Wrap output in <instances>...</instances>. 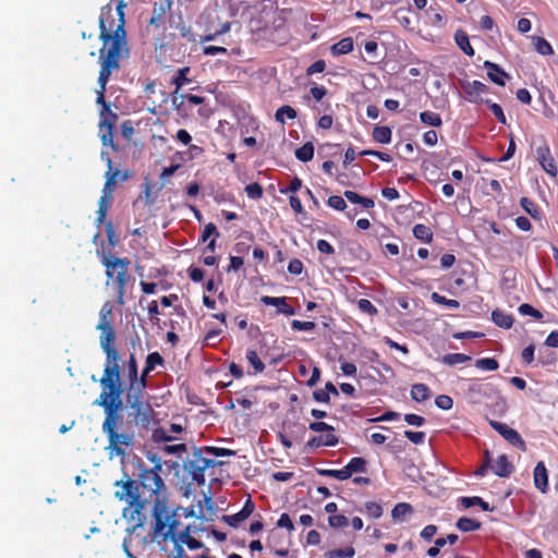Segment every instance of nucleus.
Wrapping results in <instances>:
<instances>
[{
    "instance_id": "nucleus-62",
    "label": "nucleus",
    "mask_w": 558,
    "mask_h": 558,
    "mask_svg": "<svg viewBox=\"0 0 558 558\" xmlns=\"http://www.w3.org/2000/svg\"><path fill=\"white\" fill-rule=\"evenodd\" d=\"M301 187H302V180L298 177H294L287 187L280 189V193L281 194L295 193Z\"/></svg>"
},
{
    "instance_id": "nucleus-54",
    "label": "nucleus",
    "mask_w": 558,
    "mask_h": 558,
    "mask_svg": "<svg viewBox=\"0 0 558 558\" xmlns=\"http://www.w3.org/2000/svg\"><path fill=\"white\" fill-rule=\"evenodd\" d=\"M308 428L316 433L325 432L326 434H335V427L325 422H312L310 423Z\"/></svg>"
},
{
    "instance_id": "nucleus-3",
    "label": "nucleus",
    "mask_w": 558,
    "mask_h": 558,
    "mask_svg": "<svg viewBox=\"0 0 558 558\" xmlns=\"http://www.w3.org/2000/svg\"><path fill=\"white\" fill-rule=\"evenodd\" d=\"M126 4L120 0L116 9L110 4L101 8L99 15V39L102 47L99 51V62H118L129 57L128 38L125 31L124 8Z\"/></svg>"
},
{
    "instance_id": "nucleus-15",
    "label": "nucleus",
    "mask_w": 558,
    "mask_h": 558,
    "mask_svg": "<svg viewBox=\"0 0 558 558\" xmlns=\"http://www.w3.org/2000/svg\"><path fill=\"white\" fill-rule=\"evenodd\" d=\"M483 66L487 70V76L493 83L499 86L506 85V80L509 78V74L506 73L502 68L492 61H485Z\"/></svg>"
},
{
    "instance_id": "nucleus-42",
    "label": "nucleus",
    "mask_w": 558,
    "mask_h": 558,
    "mask_svg": "<svg viewBox=\"0 0 558 558\" xmlns=\"http://www.w3.org/2000/svg\"><path fill=\"white\" fill-rule=\"evenodd\" d=\"M535 50L542 56H549L554 53L551 45L543 37H536Z\"/></svg>"
},
{
    "instance_id": "nucleus-40",
    "label": "nucleus",
    "mask_w": 558,
    "mask_h": 558,
    "mask_svg": "<svg viewBox=\"0 0 558 558\" xmlns=\"http://www.w3.org/2000/svg\"><path fill=\"white\" fill-rule=\"evenodd\" d=\"M520 205L524 209V211L529 214L532 218H539L538 208L532 199L527 197H521Z\"/></svg>"
},
{
    "instance_id": "nucleus-29",
    "label": "nucleus",
    "mask_w": 558,
    "mask_h": 558,
    "mask_svg": "<svg viewBox=\"0 0 558 558\" xmlns=\"http://www.w3.org/2000/svg\"><path fill=\"white\" fill-rule=\"evenodd\" d=\"M460 502L464 508L480 506L482 508V510H484V511H493V508L489 506V504L484 501L481 497H477V496L461 497Z\"/></svg>"
},
{
    "instance_id": "nucleus-55",
    "label": "nucleus",
    "mask_w": 558,
    "mask_h": 558,
    "mask_svg": "<svg viewBox=\"0 0 558 558\" xmlns=\"http://www.w3.org/2000/svg\"><path fill=\"white\" fill-rule=\"evenodd\" d=\"M328 523L333 529L345 527L349 524V520L343 514H332L328 518Z\"/></svg>"
},
{
    "instance_id": "nucleus-19",
    "label": "nucleus",
    "mask_w": 558,
    "mask_h": 558,
    "mask_svg": "<svg viewBox=\"0 0 558 558\" xmlns=\"http://www.w3.org/2000/svg\"><path fill=\"white\" fill-rule=\"evenodd\" d=\"M339 442V438L336 434H326L325 436H313L307 441V447L318 448L320 446L335 447Z\"/></svg>"
},
{
    "instance_id": "nucleus-32",
    "label": "nucleus",
    "mask_w": 558,
    "mask_h": 558,
    "mask_svg": "<svg viewBox=\"0 0 558 558\" xmlns=\"http://www.w3.org/2000/svg\"><path fill=\"white\" fill-rule=\"evenodd\" d=\"M471 361V356L463 353H448L441 357V362L448 366H454Z\"/></svg>"
},
{
    "instance_id": "nucleus-20",
    "label": "nucleus",
    "mask_w": 558,
    "mask_h": 558,
    "mask_svg": "<svg viewBox=\"0 0 558 558\" xmlns=\"http://www.w3.org/2000/svg\"><path fill=\"white\" fill-rule=\"evenodd\" d=\"M454 41L457 46L469 57L475 54V50L470 44L469 35L463 29H457L454 33Z\"/></svg>"
},
{
    "instance_id": "nucleus-46",
    "label": "nucleus",
    "mask_w": 558,
    "mask_h": 558,
    "mask_svg": "<svg viewBox=\"0 0 558 558\" xmlns=\"http://www.w3.org/2000/svg\"><path fill=\"white\" fill-rule=\"evenodd\" d=\"M475 366L484 371H496L498 369L499 364L494 357H483L475 362Z\"/></svg>"
},
{
    "instance_id": "nucleus-1",
    "label": "nucleus",
    "mask_w": 558,
    "mask_h": 558,
    "mask_svg": "<svg viewBox=\"0 0 558 558\" xmlns=\"http://www.w3.org/2000/svg\"><path fill=\"white\" fill-rule=\"evenodd\" d=\"M150 461L155 463L153 468L138 463L136 478L123 473L122 478L113 484L114 497L126 504L122 509V518L128 523L122 547L129 558H136L134 551L146 545L145 523L148 512H151L156 521V531H160L165 525L161 515L169 510L168 488L161 477L160 459L154 454Z\"/></svg>"
},
{
    "instance_id": "nucleus-43",
    "label": "nucleus",
    "mask_w": 558,
    "mask_h": 558,
    "mask_svg": "<svg viewBox=\"0 0 558 558\" xmlns=\"http://www.w3.org/2000/svg\"><path fill=\"white\" fill-rule=\"evenodd\" d=\"M484 102L490 109L492 113L496 117V119L498 120L499 123H501V124L507 123V118H506L500 105L493 102L489 99H486Z\"/></svg>"
},
{
    "instance_id": "nucleus-50",
    "label": "nucleus",
    "mask_w": 558,
    "mask_h": 558,
    "mask_svg": "<svg viewBox=\"0 0 558 558\" xmlns=\"http://www.w3.org/2000/svg\"><path fill=\"white\" fill-rule=\"evenodd\" d=\"M357 307L361 312L369 316H375L378 313L376 306L367 299H360L357 301Z\"/></svg>"
},
{
    "instance_id": "nucleus-35",
    "label": "nucleus",
    "mask_w": 558,
    "mask_h": 558,
    "mask_svg": "<svg viewBox=\"0 0 558 558\" xmlns=\"http://www.w3.org/2000/svg\"><path fill=\"white\" fill-rule=\"evenodd\" d=\"M413 512V507L408 502H399L397 504L392 511L391 515L395 520H403L407 515Z\"/></svg>"
},
{
    "instance_id": "nucleus-12",
    "label": "nucleus",
    "mask_w": 558,
    "mask_h": 558,
    "mask_svg": "<svg viewBox=\"0 0 558 558\" xmlns=\"http://www.w3.org/2000/svg\"><path fill=\"white\" fill-rule=\"evenodd\" d=\"M536 157L543 170L550 177L556 178L558 174V169L550 153L549 146L545 144L537 147Z\"/></svg>"
},
{
    "instance_id": "nucleus-36",
    "label": "nucleus",
    "mask_w": 558,
    "mask_h": 558,
    "mask_svg": "<svg viewBox=\"0 0 558 558\" xmlns=\"http://www.w3.org/2000/svg\"><path fill=\"white\" fill-rule=\"evenodd\" d=\"M481 525H482L481 522L470 519V518H466V517L460 518L457 522V527L461 532L477 531L481 529Z\"/></svg>"
},
{
    "instance_id": "nucleus-45",
    "label": "nucleus",
    "mask_w": 558,
    "mask_h": 558,
    "mask_svg": "<svg viewBox=\"0 0 558 558\" xmlns=\"http://www.w3.org/2000/svg\"><path fill=\"white\" fill-rule=\"evenodd\" d=\"M410 8H399L395 12V19L404 27L410 28L411 19L409 17Z\"/></svg>"
},
{
    "instance_id": "nucleus-21",
    "label": "nucleus",
    "mask_w": 558,
    "mask_h": 558,
    "mask_svg": "<svg viewBox=\"0 0 558 558\" xmlns=\"http://www.w3.org/2000/svg\"><path fill=\"white\" fill-rule=\"evenodd\" d=\"M347 473L348 480L353 473H364L367 470V461L361 457L352 458L347 465L343 466Z\"/></svg>"
},
{
    "instance_id": "nucleus-7",
    "label": "nucleus",
    "mask_w": 558,
    "mask_h": 558,
    "mask_svg": "<svg viewBox=\"0 0 558 558\" xmlns=\"http://www.w3.org/2000/svg\"><path fill=\"white\" fill-rule=\"evenodd\" d=\"M101 264L106 267V276L108 279H113L117 286V303L124 305L125 287L128 283V269L130 260L126 257L104 256Z\"/></svg>"
},
{
    "instance_id": "nucleus-9",
    "label": "nucleus",
    "mask_w": 558,
    "mask_h": 558,
    "mask_svg": "<svg viewBox=\"0 0 558 558\" xmlns=\"http://www.w3.org/2000/svg\"><path fill=\"white\" fill-rule=\"evenodd\" d=\"M99 63H100V70H99V76H98L99 90H97L96 104L101 106V109H105V106H109L106 102V98H105L106 86L110 80L112 72L120 69V63L110 62V61H104V62H99Z\"/></svg>"
},
{
    "instance_id": "nucleus-16",
    "label": "nucleus",
    "mask_w": 558,
    "mask_h": 558,
    "mask_svg": "<svg viewBox=\"0 0 558 558\" xmlns=\"http://www.w3.org/2000/svg\"><path fill=\"white\" fill-rule=\"evenodd\" d=\"M260 301L265 305L276 306L278 313L284 314L287 316H291V315L295 314L294 308L287 303V299L284 296L277 298V296L264 295V296H262Z\"/></svg>"
},
{
    "instance_id": "nucleus-2",
    "label": "nucleus",
    "mask_w": 558,
    "mask_h": 558,
    "mask_svg": "<svg viewBox=\"0 0 558 558\" xmlns=\"http://www.w3.org/2000/svg\"><path fill=\"white\" fill-rule=\"evenodd\" d=\"M101 392L94 404L104 409L105 420L101 428L108 439V454L124 460L135 444V435L132 432H119L122 425V383L121 378L99 379Z\"/></svg>"
},
{
    "instance_id": "nucleus-48",
    "label": "nucleus",
    "mask_w": 558,
    "mask_h": 558,
    "mask_svg": "<svg viewBox=\"0 0 558 558\" xmlns=\"http://www.w3.org/2000/svg\"><path fill=\"white\" fill-rule=\"evenodd\" d=\"M245 193L252 199H260L263 197L264 191L259 183L254 182L245 186Z\"/></svg>"
},
{
    "instance_id": "nucleus-47",
    "label": "nucleus",
    "mask_w": 558,
    "mask_h": 558,
    "mask_svg": "<svg viewBox=\"0 0 558 558\" xmlns=\"http://www.w3.org/2000/svg\"><path fill=\"white\" fill-rule=\"evenodd\" d=\"M163 363L165 360L159 352H151L146 357L145 366L153 372L156 366H162Z\"/></svg>"
},
{
    "instance_id": "nucleus-17",
    "label": "nucleus",
    "mask_w": 558,
    "mask_h": 558,
    "mask_svg": "<svg viewBox=\"0 0 558 558\" xmlns=\"http://www.w3.org/2000/svg\"><path fill=\"white\" fill-rule=\"evenodd\" d=\"M533 476L535 487L545 494L548 490V473L543 461L535 465Z\"/></svg>"
},
{
    "instance_id": "nucleus-24",
    "label": "nucleus",
    "mask_w": 558,
    "mask_h": 558,
    "mask_svg": "<svg viewBox=\"0 0 558 558\" xmlns=\"http://www.w3.org/2000/svg\"><path fill=\"white\" fill-rule=\"evenodd\" d=\"M430 397V390L425 384H414L411 388V398L416 402H424Z\"/></svg>"
},
{
    "instance_id": "nucleus-22",
    "label": "nucleus",
    "mask_w": 558,
    "mask_h": 558,
    "mask_svg": "<svg viewBox=\"0 0 558 558\" xmlns=\"http://www.w3.org/2000/svg\"><path fill=\"white\" fill-rule=\"evenodd\" d=\"M492 319L500 328L510 329L513 325V317L511 314H507L500 310H494L492 313Z\"/></svg>"
},
{
    "instance_id": "nucleus-38",
    "label": "nucleus",
    "mask_w": 558,
    "mask_h": 558,
    "mask_svg": "<svg viewBox=\"0 0 558 558\" xmlns=\"http://www.w3.org/2000/svg\"><path fill=\"white\" fill-rule=\"evenodd\" d=\"M246 359H247L248 363L252 365V367L254 368L255 373H263L265 371V364L259 359V356L255 350H251V349L247 350Z\"/></svg>"
},
{
    "instance_id": "nucleus-26",
    "label": "nucleus",
    "mask_w": 558,
    "mask_h": 558,
    "mask_svg": "<svg viewBox=\"0 0 558 558\" xmlns=\"http://www.w3.org/2000/svg\"><path fill=\"white\" fill-rule=\"evenodd\" d=\"M372 136L377 143L389 144L391 142L392 132L389 126H375Z\"/></svg>"
},
{
    "instance_id": "nucleus-41",
    "label": "nucleus",
    "mask_w": 558,
    "mask_h": 558,
    "mask_svg": "<svg viewBox=\"0 0 558 558\" xmlns=\"http://www.w3.org/2000/svg\"><path fill=\"white\" fill-rule=\"evenodd\" d=\"M316 472H317V474H319L322 476L333 477V478H337L339 481L348 480V476H347V473L344 471V468H342L340 470L316 469Z\"/></svg>"
},
{
    "instance_id": "nucleus-14",
    "label": "nucleus",
    "mask_w": 558,
    "mask_h": 558,
    "mask_svg": "<svg viewBox=\"0 0 558 558\" xmlns=\"http://www.w3.org/2000/svg\"><path fill=\"white\" fill-rule=\"evenodd\" d=\"M254 509H255V505L251 500V498H248L245 501L243 508L239 512L231 514V515H223L222 519L230 526L236 527L242 521L247 519L253 513Z\"/></svg>"
},
{
    "instance_id": "nucleus-64",
    "label": "nucleus",
    "mask_w": 558,
    "mask_h": 558,
    "mask_svg": "<svg viewBox=\"0 0 558 558\" xmlns=\"http://www.w3.org/2000/svg\"><path fill=\"white\" fill-rule=\"evenodd\" d=\"M277 526L287 529L289 532H293L295 529L294 524L288 513H282L280 515L279 520L277 521Z\"/></svg>"
},
{
    "instance_id": "nucleus-4",
    "label": "nucleus",
    "mask_w": 558,
    "mask_h": 558,
    "mask_svg": "<svg viewBox=\"0 0 558 558\" xmlns=\"http://www.w3.org/2000/svg\"><path fill=\"white\" fill-rule=\"evenodd\" d=\"M113 306L110 302H105L99 312V323L96 329L100 331L99 344L106 354V363L100 379L121 378L120 353L116 348V331L112 326Z\"/></svg>"
},
{
    "instance_id": "nucleus-58",
    "label": "nucleus",
    "mask_w": 558,
    "mask_h": 558,
    "mask_svg": "<svg viewBox=\"0 0 558 558\" xmlns=\"http://www.w3.org/2000/svg\"><path fill=\"white\" fill-rule=\"evenodd\" d=\"M291 327L293 330L298 331H312L315 329L316 324L314 322H301L294 319L291 322Z\"/></svg>"
},
{
    "instance_id": "nucleus-31",
    "label": "nucleus",
    "mask_w": 558,
    "mask_h": 558,
    "mask_svg": "<svg viewBox=\"0 0 558 558\" xmlns=\"http://www.w3.org/2000/svg\"><path fill=\"white\" fill-rule=\"evenodd\" d=\"M413 235L423 242L429 243L433 240V231L429 227L417 223L413 227Z\"/></svg>"
},
{
    "instance_id": "nucleus-44",
    "label": "nucleus",
    "mask_w": 558,
    "mask_h": 558,
    "mask_svg": "<svg viewBox=\"0 0 558 558\" xmlns=\"http://www.w3.org/2000/svg\"><path fill=\"white\" fill-rule=\"evenodd\" d=\"M204 451L215 457H234L236 454L235 450L214 446L205 447Z\"/></svg>"
},
{
    "instance_id": "nucleus-60",
    "label": "nucleus",
    "mask_w": 558,
    "mask_h": 558,
    "mask_svg": "<svg viewBox=\"0 0 558 558\" xmlns=\"http://www.w3.org/2000/svg\"><path fill=\"white\" fill-rule=\"evenodd\" d=\"M435 404L441 410H450L453 407V400L446 395H439L435 399Z\"/></svg>"
},
{
    "instance_id": "nucleus-33",
    "label": "nucleus",
    "mask_w": 558,
    "mask_h": 558,
    "mask_svg": "<svg viewBox=\"0 0 558 558\" xmlns=\"http://www.w3.org/2000/svg\"><path fill=\"white\" fill-rule=\"evenodd\" d=\"M420 120L422 123L430 126H441L442 120L439 113L434 111H423L420 113Z\"/></svg>"
},
{
    "instance_id": "nucleus-39",
    "label": "nucleus",
    "mask_w": 558,
    "mask_h": 558,
    "mask_svg": "<svg viewBox=\"0 0 558 558\" xmlns=\"http://www.w3.org/2000/svg\"><path fill=\"white\" fill-rule=\"evenodd\" d=\"M430 300L436 304L444 305L450 308H459L460 306V303L457 300L447 299L446 296L440 295L437 292H433L430 294Z\"/></svg>"
},
{
    "instance_id": "nucleus-61",
    "label": "nucleus",
    "mask_w": 558,
    "mask_h": 558,
    "mask_svg": "<svg viewBox=\"0 0 558 558\" xmlns=\"http://www.w3.org/2000/svg\"><path fill=\"white\" fill-rule=\"evenodd\" d=\"M404 436L415 445L423 444L426 438V434L424 432L405 430Z\"/></svg>"
},
{
    "instance_id": "nucleus-27",
    "label": "nucleus",
    "mask_w": 558,
    "mask_h": 558,
    "mask_svg": "<svg viewBox=\"0 0 558 558\" xmlns=\"http://www.w3.org/2000/svg\"><path fill=\"white\" fill-rule=\"evenodd\" d=\"M150 372L151 371L148 367L144 366L141 376L137 375L136 379L133 383H128L126 388L132 389L134 391L138 390L145 392V389L147 387V376Z\"/></svg>"
},
{
    "instance_id": "nucleus-53",
    "label": "nucleus",
    "mask_w": 558,
    "mask_h": 558,
    "mask_svg": "<svg viewBox=\"0 0 558 558\" xmlns=\"http://www.w3.org/2000/svg\"><path fill=\"white\" fill-rule=\"evenodd\" d=\"M365 510L367 514L373 519H378L383 515V508L375 501L365 502Z\"/></svg>"
},
{
    "instance_id": "nucleus-56",
    "label": "nucleus",
    "mask_w": 558,
    "mask_h": 558,
    "mask_svg": "<svg viewBox=\"0 0 558 558\" xmlns=\"http://www.w3.org/2000/svg\"><path fill=\"white\" fill-rule=\"evenodd\" d=\"M518 311L521 315H529V316L534 317L535 319L543 318V314L538 310L534 308L532 305H530L527 303L521 304L519 306Z\"/></svg>"
},
{
    "instance_id": "nucleus-63",
    "label": "nucleus",
    "mask_w": 558,
    "mask_h": 558,
    "mask_svg": "<svg viewBox=\"0 0 558 558\" xmlns=\"http://www.w3.org/2000/svg\"><path fill=\"white\" fill-rule=\"evenodd\" d=\"M211 235H214L215 238H218L219 236V232H218L216 226L213 222H209V223H207L204 227V230H203L202 235H201V240L203 242H206L207 239L209 236H211Z\"/></svg>"
},
{
    "instance_id": "nucleus-13",
    "label": "nucleus",
    "mask_w": 558,
    "mask_h": 558,
    "mask_svg": "<svg viewBox=\"0 0 558 558\" xmlns=\"http://www.w3.org/2000/svg\"><path fill=\"white\" fill-rule=\"evenodd\" d=\"M461 87L466 94L469 101L475 104L484 101L478 96L488 92V86L476 80L472 82L463 81L461 82Z\"/></svg>"
},
{
    "instance_id": "nucleus-49",
    "label": "nucleus",
    "mask_w": 558,
    "mask_h": 558,
    "mask_svg": "<svg viewBox=\"0 0 558 558\" xmlns=\"http://www.w3.org/2000/svg\"><path fill=\"white\" fill-rule=\"evenodd\" d=\"M110 203H111L110 198L100 197V199H99V207H98V210H97V219H96L98 225L104 222V220H105V218L107 216Z\"/></svg>"
},
{
    "instance_id": "nucleus-25",
    "label": "nucleus",
    "mask_w": 558,
    "mask_h": 558,
    "mask_svg": "<svg viewBox=\"0 0 558 558\" xmlns=\"http://www.w3.org/2000/svg\"><path fill=\"white\" fill-rule=\"evenodd\" d=\"M101 158L106 160L108 166V171L106 172V178H112L114 184H117V180L125 181L129 178L126 172L122 173L119 169H113L111 158L106 154L101 153Z\"/></svg>"
},
{
    "instance_id": "nucleus-30",
    "label": "nucleus",
    "mask_w": 558,
    "mask_h": 558,
    "mask_svg": "<svg viewBox=\"0 0 558 558\" xmlns=\"http://www.w3.org/2000/svg\"><path fill=\"white\" fill-rule=\"evenodd\" d=\"M314 150H315V148H314L313 143L307 142L303 146H301L300 148H298L295 150V157L298 160L303 161V162L311 161L314 157Z\"/></svg>"
},
{
    "instance_id": "nucleus-37",
    "label": "nucleus",
    "mask_w": 558,
    "mask_h": 558,
    "mask_svg": "<svg viewBox=\"0 0 558 558\" xmlns=\"http://www.w3.org/2000/svg\"><path fill=\"white\" fill-rule=\"evenodd\" d=\"M275 118L278 122L284 123L286 118H288L290 120H293L296 118V110L289 105H284L276 111Z\"/></svg>"
},
{
    "instance_id": "nucleus-11",
    "label": "nucleus",
    "mask_w": 558,
    "mask_h": 558,
    "mask_svg": "<svg viewBox=\"0 0 558 558\" xmlns=\"http://www.w3.org/2000/svg\"><path fill=\"white\" fill-rule=\"evenodd\" d=\"M191 72V69L189 66L181 68L177 71V73L173 75L171 80V84L175 86V89L171 94V102L172 106L180 110L182 107V101H179V90L185 85L191 83V80L187 77V74Z\"/></svg>"
},
{
    "instance_id": "nucleus-5",
    "label": "nucleus",
    "mask_w": 558,
    "mask_h": 558,
    "mask_svg": "<svg viewBox=\"0 0 558 558\" xmlns=\"http://www.w3.org/2000/svg\"><path fill=\"white\" fill-rule=\"evenodd\" d=\"M161 521L165 523L163 527L160 531H156V521L154 520L151 531L153 539L157 541L159 544L162 543L163 550H168V544H171L172 549L168 558H190L183 548L185 542L182 541H187L192 537L191 526L187 525L184 530L178 531L180 522L170 510L161 515Z\"/></svg>"
},
{
    "instance_id": "nucleus-52",
    "label": "nucleus",
    "mask_w": 558,
    "mask_h": 558,
    "mask_svg": "<svg viewBox=\"0 0 558 558\" xmlns=\"http://www.w3.org/2000/svg\"><path fill=\"white\" fill-rule=\"evenodd\" d=\"M177 29L179 31L180 36L189 43H196V35L193 33L190 25L182 23L177 26Z\"/></svg>"
},
{
    "instance_id": "nucleus-34",
    "label": "nucleus",
    "mask_w": 558,
    "mask_h": 558,
    "mask_svg": "<svg viewBox=\"0 0 558 558\" xmlns=\"http://www.w3.org/2000/svg\"><path fill=\"white\" fill-rule=\"evenodd\" d=\"M355 549L352 546L344 548L330 549L324 554L325 558H353Z\"/></svg>"
},
{
    "instance_id": "nucleus-10",
    "label": "nucleus",
    "mask_w": 558,
    "mask_h": 558,
    "mask_svg": "<svg viewBox=\"0 0 558 558\" xmlns=\"http://www.w3.org/2000/svg\"><path fill=\"white\" fill-rule=\"evenodd\" d=\"M489 425L498 432L509 444L519 448L522 451L526 450L525 441L522 439L521 435L513 428L509 427L507 424L498 422V421H489Z\"/></svg>"
},
{
    "instance_id": "nucleus-23",
    "label": "nucleus",
    "mask_w": 558,
    "mask_h": 558,
    "mask_svg": "<svg viewBox=\"0 0 558 558\" xmlns=\"http://www.w3.org/2000/svg\"><path fill=\"white\" fill-rule=\"evenodd\" d=\"M117 120L118 114L110 109V106H105V109L100 110L99 129H113Z\"/></svg>"
},
{
    "instance_id": "nucleus-28",
    "label": "nucleus",
    "mask_w": 558,
    "mask_h": 558,
    "mask_svg": "<svg viewBox=\"0 0 558 558\" xmlns=\"http://www.w3.org/2000/svg\"><path fill=\"white\" fill-rule=\"evenodd\" d=\"M353 39L351 37H345L332 45L331 52L333 54H347L353 50Z\"/></svg>"
},
{
    "instance_id": "nucleus-59",
    "label": "nucleus",
    "mask_w": 558,
    "mask_h": 558,
    "mask_svg": "<svg viewBox=\"0 0 558 558\" xmlns=\"http://www.w3.org/2000/svg\"><path fill=\"white\" fill-rule=\"evenodd\" d=\"M327 204L331 208L339 210V211H343L347 208L345 201L341 196H338V195L330 196L327 201Z\"/></svg>"
},
{
    "instance_id": "nucleus-18",
    "label": "nucleus",
    "mask_w": 558,
    "mask_h": 558,
    "mask_svg": "<svg viewBox=\"0 0 558 558\" xmlns=\"http://www.w3.org/2000/svg\"><path fill=\"white\" fill-rule=\"evenodd\" d=\"M490 468L494 474L499 477H508L513 471V465L508 461L506 454L499 456L490 465Z\"/></svg>"
},
{
    "instance_id": "nucleus-8",
    "label": "nucleus",
    "mask_w": 558,
    "mask_h": 558,
    "mask_svg": "<svg viewBox=\"0 0 558 558\" xmlns=\"http://www.w3.org/2000/svg\"><path fill=\"white\" fill-rule=\"evenodd\" d=\"M204 449H195L185 462V468L192 478L199 485L205 483V471L207 470V458L203 456Z\"/></svg>"
},
{
    "instance_id": "nucleus-57",
    "label": "nucleus",
    "mask_w": 558,
    "mask_h": 558,
    "mask_svg": "<svg viewBox=\"0 0 558 558\" xmlns=\"http://www.w3.org/2000/svg\"><path fill=\"white\" fill-rule=\"evenodd\" d=\"M113 129H102L100 130V138L104 146H110L112 149L117 150V146L113 142Z\"/></svg>"
},
{
    "instance_id": "nucleus-6",
    "label": "nucleus",
    "mask_w": 558,
    "mask_h": 558,
    "mask_svg": "<svg viewBox=\"0 0 558 558\" xmlns=\"http://www.w3.org/2000/svg\"><path fill=\"white\" fill-rule=\"evenodd\" d=\"M144 391L132 390L126 388L125 400L131 409L130 416L136 425H141L145 429H149L155 425V411L148 400L145 399Z\"/></svg>"
},
{
    "instance_id": "nucleus-51",
    "label": "nucleus",
    "mask_w": 558,
    "mask_h": 558,
    "mask_svg": "<svg viewBox=\"0 0 558 558\" xmlns=\"http://www.w3.org/2000/svg\"><path fill=\"white\" fill-rule=\"evenodd\" d=\"M138 374L137 361L134 353H131L128 361V379L129 383H133Z\"/></svg>"
}]
</instances>
